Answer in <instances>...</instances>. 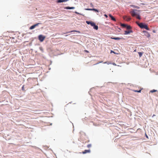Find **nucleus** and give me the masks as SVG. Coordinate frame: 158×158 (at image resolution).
<instances>
[{
	"label": "nucleus",
	"instance_id": "nucleus-1",
	"mask_svg": "<svg viewBox=\"0 0 158 158\" xmlns=\"http://www.w3.org/2000/svg\"><path fill=\"white\" fill-rule=\"evenodd\" d=\"M138 24V25L141 28H144L147 30H149V28L148 27V26L145 24H144L143 23H138L137 22H136Z\"/></svg>",
	"mask_w": 158,
	"mask_h": 158
},
{
	"label": "nucleus",
	"instance_id": "nucleus-2",
	"mask_svg": "<svg viewBox=\"0 0 158 158\" xmlns=\"http://www.w3.org/2000/svg\"><path fill=\"white\" fill-rule=\"evenodd\" d=\"M136 11L137 10H133L132 11H130V13L132 16L134 17L137 15V14L136 12Z\"/></svg>",
	"mask_w": 158,
	"mask_h": 158
},
{
	"label": "nucleus",
	"instance_id": "nucleus-3",
	"mask_svg": "<svg viewBox=\"0 0 158 158\" xmlns=\"http://www.w3.org/2000/svg\"><path fill=\"white\" fill-rule=\"evenodd\" d=\"M45 37L42 35H40L39 36V39L42 42L45 39Z\"/></svg>",
	"mask_w": 158,
	"mask_h": 158
},
{
	"label": "nucleus",
	"instance_id": "nucleus-4",
	"mask_svg": "<svg viewBox=\"0 0 158 158\" xmlns=\"http://www.w3.org/2000/svg\"><path fill=\"white\" fill-rule=\"evenodd\" d=\"M41 24L40 23H38L34 25H33L32 26H31L30 28V29L31 30H32L36 26H38L39 24Z\"/></svg>",
	"mask_w": 158,
	"mask_h": 158
},
{
	"label": "nucleus",
	"instance_id": "nucleus-5",
	"mask_svg": "<svg viewBox=\"0 0 158 158\" xmlns=\"http://www.w3.org/2000/svg\"><path fill=\"white\" fill-rule=\"evenodd\" d=\"M85 10H93V11H94L95 12H98L99 11L98 10H97V9H89V8H85Z\"/></svg>",
	"mask_w": 158,
	"mask_h": 158
},
{
	"label": "nucleus",
	"instance_id": "nucleus-6",
	"mask_svg": "<svg viewBox=\"0 0 158 158\" xmlns=\"http://www.w3.org/2000/svg\"><path fill=\"white\" fill-rule=\"evenodd\" d=\"M123 19L124 20H126L127 21H129L131 19V18L130 17H127V16H124Z\"/></svg>",
	"mask_w": 158,
	"mask_h": 158
},
{
	"label": "nucleus",
	"instance_id": "nucleus-7",
	"mask_svg": "<svg viewBox=\"0 0 158 158\" xmlns=\"http://www.w3.org/2000/svg\"><path fill=\"white\" fill-rule=\"evenodd\" d=\"M125 33L124 34L125 35H127L128 34H130L132 32V31L131 30H129V31H124Z\"/></svg>",
	"mask_w": 158,
	"mask_h": 158
},
{
	"label": "nucleus",
	"instance_id": "nucleus-8",
	"mask_svg": "<svg viewBox=\"0 0 158 158\" xmlns=\"http://www.w3.org/2000/svg\"><path fill=\"white\" fill-rule=\"evenodd\" d=\"M90 150H85L84 151L82 152V153L83 154H85L86 153H90Z\"/></svg>",
	"mask_w": 158,
	"mask_h": 158
},
{
	"label": "nucleus",
	"instance_id": "nucleus-9",
	"mask_svg": "<svg viewBox=\"0 0 158 158\" xmlns=\"http://www.w3.org/2000/svg\"><path fill=\"white\" fill-rule=\"evenodd\" d=\"M69 1V0H58L57 1V3H60L62 2H66Z\"/></svg>",
	"mask_w": 158,
	"mask_h": 158
},
{
	"label": "nucleus",
	"instance_id": "nucleus-10",
	"mask_svg": "<svg viewBox=\"0 0 158 158\" xmlns=\"http://www.w3.org/2000/svg\"><path fill=\"white\" fill-rule=\"evenodd\" d=\"M75 7H69V6H66L64 7V9H74Z\"/></svg>",
	"mask_w": 158,
	"mask_h": 158
},
{
	"label": "nucleus",
	"instance_id": "nucleus-11",
	"mask_svg": "<svg viewBox=\"0 0 158 158\" xmlns=\"http://www.w3.org/2000/svg\"><path fill=\"white\" fill-rule=\"evenodd\" d=\"M144 32L146 33L145 35L147 37L149 38L150 37V35L148 32L146 31H144Z\"/></svg>",
	"mask_w": 158,
	"mask_h": 158
},
{
	"label": "nucleus",
	"instance_id": "nucleus-12",
	"mask_svg": "<svg viewBox=\"0 0 158 158\" xmlns=\"http://www.w3.org/2000/svg\"><path fill=\"white\" fill-rule=\"evenodd\" d=\"M109 16L111 18V19L114 21H115V18H114L111 15L109 14Z\"/></svg>",
	"mask_w": 158,
	"mask_h": 158
},
{
	"label": "nucleus",
	"instance_id": "nucleus-13",
	"mask_svg": "<svg viewBox=\"0 0 158 158\" xmlns=\"http://www.w3.org/2000/svg\"><path fill=\"white\" fill-rule=\"evenodd\" d=\"M110 38L111 39H114V40H119L121 39V38H119L118 37H111Z\"/></svg>",
	"mask_w": 158,
	"mask_h": 158
},
{
	"label": "nucleus",
	"instance_id": "nucleus-14",
	"mask_svg": "<svg viewBox=\"0 0 158 158\" xmlns=\"http://www.w3.org/2000/svg\"><path fill=\"white\" fill-rule=\"evenodd\" d=\"M138 53L139 55V57H141L142 56L143 54V52H138Z\"/></svg>",
	"mask_w": 158,
	"mask_h": 158
},
{
	"label": "nucleus",
	"instance_id": "nucleus-15",
	"mask_svg": "<svg viewBox=\"0 0 158 158\" xmlns=\"http://www.w3.org/2000/svg\"><path fill=\"white\" fill-rule=\"evenodd\" d=\"M95 30H98V27L97 25H96L95 24L93 26Z\"/></svg>",
	"mask_w": 158,
	"mask_h": 158
},
{
	"label": "nucleus",
	"instance_id": "nucleus-16",
	"mask_svg": "<svg viewBox=\"0 0 158 158\" xmlns=\"http://www.w3.org/2000/svg\"><path fill=\"white\" fill-rule=\"evenodd\" d=\"M155 92H158L157 90L152 89L150 91V93H153Z\"/></svg>",
	"mask_w": 158,
	"mask_h": 158
},
{
	"label": "nucleus",
	"instance_id": "nucleus-17",
	"mask_svg": "<svg viewBox=\"0 0 158 158\" xmlns=\"http://www.w3.org/2000/svg\"><path fill=\"white\" fill-rule=\"evenodd\" d=\"M126 27L127 30H129L131 29V27L129 25H127V26H126Z\"/></svg>",
	"mask_w": 158,
	"mask_h": 158
},
{
	"label": "nucleus",
	"instance_id": "nucleus-18",
	"mask_svg": "<svg viewBox=\"0 0 158 158\" xmlns=\"http://www.w3.org/2000/svg\"><path fill=\"white\" fill-rule=\"evenodd\" d=\"M127 25L126 24L121 23V26L123 27H126V26H127Z\"/></svg>",
	"mask_w": 158,
	"mask_h": 158
},
{
	"label": "nucleus",
	"instance_id": "nucleus-19",
	"mask_svg": "<svg viewBox=\"0 0 158 158\" xmlns=\"http://www.w3.org/2000/svg\"><path fill=\"white\" fill-rule=\"evenodd\" d=\"M141 89H140L139 90H132V91L134 92H138V93H140L141 92Z\"/></svg>",
	"mask_w": 158,
	"mask_h": 158
},
{
	"label": "nucleus",
	"instance_id": "nucleus-20",
	"mask_svg": "<svg viewBox=\"0 0 158 158\" xmlns=\"http://www.w3.org/2000/svg\"><path fill=\"white\" fill-rule=\"evenodd\" d=\"M137 15V16H136V18L139 19H141V18H140L139 15Z\"/></svg>",
	"mask_w": 158,
	"mask_h": 158
},
{
	"label": "nucleus",
	"instance_id": "nucleus-21",
	"mask_svg": "<svg viewBox=\"0 0 158 158\" xmlns=\"http://www.w3.org/2000/svg\"><path fill=\"white\" fill-rule=\"evenodd\" d=\"M74 13H76V14H78V15H82V14H81V13H78V12H77V11H75V12H74Z\"/></svg>",
	"mask_w": 158,
	"mask_h": 158
},
{
	"label": "nucleus",
	"instance_id": "nucleus-22",
	"mask_svg": "<svg viewBox=\"0 0 158 158\" xmlns=\"http://www.w3.org/2000/svg\"><path fill=\"white\" fill-rule=\"evenodd\" d=\"M91 147V144H89L87 145V147L88 148H89Z\"/></svg>",
	"mask_w": 158,
	"mask_h": 158
},
{
	"label": "nucleus",
	"instance_id": "nucleus-23",
	"mask_svg": "<svg viewBox=\"0 0 158 158\" xmlns=\"http://www.w3.org/2000/svg\"><path fill=\"white\" fill-rule=\"evenodd\" d=\"M95 24V23L94 22H92V23L91 24V25L93 27L94 25Z\"/></svg>",
	"mask_w": 158,
	"mask_h": 158
},
{
	"label": "nucleus",
	"instance_id": "nucleus-24",
	"mask_svg": "<svg viewBox=\"0 0 158 158\" xmlns=\"http://www.w3.org/2000/svg\"><path fill=\"white\" fill-rule=\"evenodd\" d=\"M22 90H23V91H25V90H24V85L22 87Z\"/></svg>",
	"mask_w": 158,
	"mask_h": 158
},
{
	"label": "nucleus",
	"instance_id": "nucleus-25",
	"mask_svg": "<svg viewBox=\"0 0 158 158\" xmlns=\"http://www.w3.org/2000/svg\"><path fill=\"white\" fill-rule=\"evenodd\" d=\"M110 53H114V54H116L114 51L112 50H111L110 52Z\"/></svg>",
	"mask_w": 158,
	"mask_h": 158
},
{
	"label": "nucleus",
	"instance_id": "nucleus-26",
	"mask_svg": "<svg viewBox=\"0 0 158 158\" xmlns=\"http://www.w3.org/2000/svg\"><path fill=\"white\" fill-rule=\"evenodd\" d=\"M90 22H91V21H86V23L88 24H90Z\"/></svg>",
	"mask_w": 158,
	"mask_h": 158
},
{
	"label": "nucleus",
	"instance_id": "nucleus-27",
	"mask_svg": "<svg viewBox=\"0 0 158 158\" xmlns=\"http://www.w3.org/2000/svg\"><path fill=\"white\" fill-rule=\"evenodd\" d=\"M73 31H76V32H77L78 33H80V31H70V32H73Z\"/></svg>",
	"mask_w": 158,
	"mask_h": 158
},
{
	"label": "nucleus",
	"instance_id": "nucleus-28",
	"mask_svg": "<svg viewBox=\"0 0 158 158\" xmlns=\"http://www.w3.org/2000/svg\"><path fill=\"white\" fill-rule=\"evenodd\" d=\"M104 15V16H105L106 18H107V17H108V16H107L106 15V14H105V15Z\"/></svg>",
	"mask_w": 158,
	"mask_h": 158
},
{
	"label": "nucleus",
	"instance_id": "nucleus-29",
	"mask_svg": "<svg viewBox=\"0 0 158 158\" xmlns=\"http://www.w3.org/2000/svg\"><path fill=\"white\" fill-rule=\"evenodd\" d=\"M90 5V6H91V7H93V4H92V3H91Z\"/></svg>",
	"mask_w": 158,
	"mask_h": 158
},
{
	"label": "nucleus",
	"instance_id": "nucleus-30",
	"mask_svg": "<svg viewBox=\"0 0 158 158\" xmlns=\"http://www.w3.org/2000/svg\"><path fill=\"white\" fill-rule=\"evenodd\" d=\"M85 51L87 53H88L89 52L88 51H87V50H85Z\"/></svg>",
	"mask_w": 158,
	"mask_h": 158
},
{
	"label": "nucleus",
	"instance_id": "nucleus-31",
	"mask_svg": "<svg viewBox=\"0 0 158 158\" xmlns=\"http://www.w3.org/2000/svg\"><path fill=\"white\" fill-rule=\"evenodd\" d=\"M92 23V22H90V25H91V24Z\"/></svg>",
	"mask_w": 158,
	"mask_h": 158
},
{
	"label": "nucleus",
	"instance_id": "nucleus-32",
	"mask_svg": "<svg viewBox=\"0 0 158 158\" xmlns=\"http://www.w3.org/2000/svg\"><path fill=\"white\" fill-rule=\"evenodd\" d=\"M92 23V22H90V25H91V24Z\"/></svg>",
	"mask_w": 158,
	"mask_h": 158
},
{
	"label": "nucleus",
	"instance_id": "nucleus-33",
	"mask_svg": "<svg viewBox=\"0 0 158 158\" xmlns=\"http://www.w3.org/2000/svg\"><path fill=\"white\" fill-rule=\"evenodd\" d=\"M153 32L154 33L155 32V31L154 30H153Z\"/></svg>",
	"mask_w": 158,
	"mask_h": 158
},
{
	"label": "nucleus",
	"instance_id": "nucleus-34",
	"mask_svg": "<svg viewBox=\"0 0 158 158\" xmlns=\"http://www.w3.org/2000/svg\"><path fill=\"white\" fill-rule=\"evenodd\" d=\"M155 116V115L154 114V115L152 116V117H153V116Z\"/></svg>",
	"mask_w": 158,
	"mask_h": 158
}]
</instances>
